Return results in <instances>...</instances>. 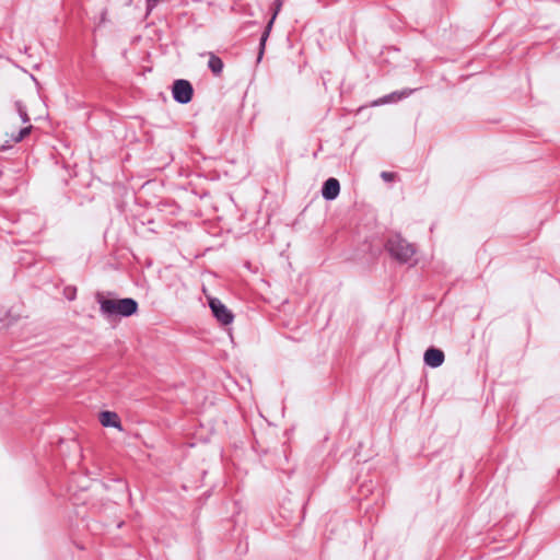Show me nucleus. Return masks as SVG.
Returning a JSON list of instances; mask_svg holds the SVG:
<instances>
[{
	"mask_svg": "<svg viewBox=\"0 0 560 560\" xmlns=\"http://www.w3.org/2000/svg\"><path fill=\"white\" fill-rule=\"evenodd\" d=\"M95 301L100 306L101 316L108 323L136 315L139 311V303L133 298H119L113 291H97Z\"/></svg>",
	"mask_w": 560,
	"mask_h": 560,
	"instance_id": "nucleus-1",
	"label": "nucleus"
},
{
	"mask_svg": "<svg viewBox=\"0 0 560 560\" xmlns=\"http://www.w3.org/2000/svg\"><path fill=\"white\" fill-rule=\"evenodd\" d=\"M385 248L390 257L400 264L411 262L416 254L415 245L399 234L390 235L385 243Z\"/></svg>",
	"mask_w": 560,
	"mask_h": 560,
	"instance_id": "nucleus-2",
	"label": "nucleus"
},
{
	"mask_svg": "<svg viewBox=\"0 0 560 560\" xmlns=\"http://www.w3.org/2000/svg\"><path fill=\"white\" fill-rule=\"evenodd\" d=\"M173 98L179 104H187L194 95L191 83L184 79L175 80L172 86Z\"/></svg>",
	"mask_w": 560,
	"mask_h": 560,
	"instance_id": "nucleus-3",
	"label": "nucleus"
},
{
	"mask_svg": "<svg viewBox=\"0 0 560 560\" xmlns=\"http://www.w3.org/2000/svg\"><path fill=\"white\" fill-rule=\"evenodd\" d=\"M209 306L215 319L222 325H229L233 322L232 312L219 299L210 298Z\"/></svg>",
	"mask_w": 560,
	"mask_h": 560,
	"instance_id": "nucleus-4",
	"label": "nucleus"
},
{
	"mask_svg": "<svg viewBox=\"0 0 560 560\" xmlns=\"http://www.w3.org/2000/svg\"><path fill=\"white\" fill-rule=\"evenodd\" d=\"M98 421L104 428H116L122 431L120 418L116 411L101 410L98 412Z\"/></svg>",
	"mask_w": 560,
	"mask_h": 560,
	"instance_id": "nucleus-5",
	"label": "nucleus"
},
{
	"mask_svg": "<svg viewBox=\"0 0 560 560\" xmlns=\"http://www.w3.org/2000/svg\"><path fill=\"white\" fill-rule=\"evenodd\" d=\"M445 359L444 352L438 348L430 347L424 352V363L430 368H439L443 364Z\"/></svg>",
	"mask_w": 560,
	"mask_h": 560,
	"instance_id": "nucleus-6",
	"label": "nucleus"
},
{
	"mask_svg": "<svg viewBox=\"0 0 560 560\" xmlns=\"http://www.w3.org/2000/svg\"><path fill=\"white\" fill-rule=\"evenodd\" d=\"M340 192V184L337 178L330 177L324 182L322 187V196L326 200H334Z\"/></svg>",
	"mask_w": 560,
	"mask_h": 560,
	"instance_id": "nucleus-7",
	"label": "nucleus"
},
{
	"mask_svg": "<svg viewBox=\"0 0 560 560\" xmlns=\"http://www.w3.org/2000/svg\"><path fill=\"white\" fill-rule=\"evenodd\" d=\"M282 3H283L282 0H276L275 3H273V14H272L270 21L268 22V24H267V26H266V28H265L261 37H260V52H259L258 59L261 58V55H262L264 48H265V43H266V40H267V38L269 36V33L271 31L272 24H273V22H275V20L277 18L278 13L281 10Z\"/></svg>",
	"mask_w": 560,
	"mask_h": 560,
	"instance_id": "nucleus-8",
	"label": "nucleus"
},
{
	"mask_svg": "<svg viewBox=\"0 0 560 560\" xmlns=\"http://www.w3.org/2000/svg\"><path fill=\"white\" fill-rule=\"evenodd\" d=\"M412 91L413 90H404L401 92H393V93L385 95L384 97L373 102V105L377 106V105H383L386 103L396 102L398 100L409 96L412 93Z\"/></svg>",
	"mask_w": 560,
	"mask_h": 560,
	"instance_id": "nucleus-9",
	"label": "nucleus"
},
{
	"mask_svg": "<svg viewBox=\"0 0 560 560\" xmlns=\"http://www.w3.org/2000/svg\"><path fill=\"white\" fill-rule=\"evenodd\" d=\"M208 67L214 75H219L223 70V61L217 55L209 52Z\"/></svg>",
	"mask_w": 560,
	"mask_h": 560,
	"instance_id": "nucleus-10",
	"label": "nucleus"
},
{
	"mask_svg": "<svg viewBox=\"0 0 560 560\" xmlns=\"http://www.w3.org/2000/svg\"><path fill=\"white\" fill-rule=\"evenodd\" d=\"M34 129L33 125L22 127L18 132L11 135V140L15 143L23 141Z\"/></svg>",
	"mask_w": 560,
	"mask_h": 560,
	"instance_id": "nucleus-11",
	"label": "nucleus"
},
{
	"mask_svg": "<svg viewBox=\"0 0 560 560\" xmlns=\"http://www.w3.org/2000/svg\"><path fill=\"white\" fill-rule=\"evenodd\" d=\"M14 105L22 122L28 124L31 121V118L27 114L26 106L24 105V103L22 101H15Z\"/></svg>",
	"mask_w": 560,
	"mask_h": 560,
	"instance_id": "nucleus-12",
	"label": "nucleus"
},
{
	"mask_svg": "<svg viewBox=\"0 0 560 560\" xmlns=\"http://www.w3.org/2000/svg\"><path fill=\"white\" fill-rule=\"evenodd\" d=\"M126 205L122 206V212L125 213L126 220L128 221L129 225L133 229L137 228V222L139 220L138 214L133 212L131 209L127 210L125 209Z\"/></svg>",
	"mask_w": 560,
	"mask_h": 560,
	"instance_id": "nucleus-13",
	"label": "nucleus"
},
{
	"mask_svg": "<svg viewBox=\"0 0 560 560\" xmlns=\"http://www.w3.org/2000/svg\"><path fill=\"white\" fill-rule=\"evenodd\" d=\"M63 296L68 300V301H73L75 300L77 298V288L73 287V285H67L65 289H63Z\"/></svg>",
	"mask_w": 560,
	"mask_h": 560,
	"instance_id": "nucleus-14",
	"label": "nucleus"
},
{
	"mask_svg": "<svg viewBox=\"0 0 560 560\" xmlns=\"http://www.w3.org/2000/svg\"><path fill=\"white\" fill-rule=\"evenodd\" d=\"M394 176H395V174L389 173V172H382V174H381V177L386 182L393 180Z\"/></svg>",
	"mask_w": 560,
	"mask_h": 560,
	"instance_id": "nucleus-15",
	"label": "nucleus"
},
{
	"mask_svg": "<svg viewBox=\"0 0 560 560\" xmlns=\"http://www.w3.org/2000/svg\"><path fill=\"white\" fill-rule=\"evenodd\" d=\"M11 148H12V145L10 144V142H9V141H7V142H5V143H3V144H0V151H7V150H9V149H11Z\"/></svg>",
	"mask_w": 560,
	"mask_h": 560,
	"instance_id": "nucleus-16",
	"label": "nucleus"
},
{
	"mask_svg": "<svg viewBox=\"0 0 560 560\" xmlns=\"http://www.w3.org/2000/svg\"><path fill=\"white\" fill-rule=\"evenodd\" d=\"M138 40H140V36H135V37H133V43H135V42H138Z\"/></svg>",
	"mask_w": 560,
	"mask_h": 560,
	"instance_id": "nucleus-17",
	"label": "nucleus"
}]
</instances>
